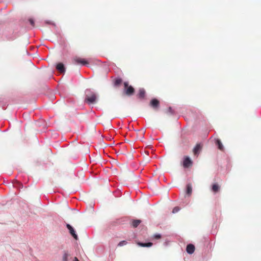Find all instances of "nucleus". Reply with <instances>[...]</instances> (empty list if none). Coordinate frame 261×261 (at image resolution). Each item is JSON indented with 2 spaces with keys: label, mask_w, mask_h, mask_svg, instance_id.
<instances>
[{
  "label": "nucleus",
  "mask_w": 261,
  "mask_h": 261,
  "mask_svg": "<svg viewBox=\"0 0 261 261\" xmlns=\"http://www.w3.org/2000/svg\"><path fill=\"white\" fill-rule=\"evenodd\" d=\"M145 94V91L144 89H140L139 90V97L141 98H143L144 97Z\"/></svg>",
  "instance_id": "2eb2a0df"
},
{
  "label": "nucleus",
  "mask_w": 261,
  "mask_h": 261,
  "mask_svg": "<svg viewBox=\"0 0 261 261\" xmlns=\"http://www.w3.org/2000/svg\"><path fill=\"white\" fill-rule=\"evenodd\" d=\"M126 244H127V242L126 241H122L119 243V244H118V246H123L124 245H126Z\"/></svg>",
  "instance_id": "6ab92c4d"
},
{
  "label": "nucleus",
  "mask_w": 261,
  "mask_h": 261,
  "mask_svg": "<svg viewBox=\"0 0 261 261\" xmlns=\"http://www.w3.org/2000/svg\"><path fill=\"white\" fill-rule=\"evenodd\" d=\"M141 223L140 220H134L132 222V225L134 227H137Z\"/></svg>",
  "instance_id": "dca6fc26"
},
{
  "label": "nucleus",
  "mask_w": 261,
  "mask_h": 261,
  "mask_svg": "<svg viewBox=\"0 0 261 261\" xmlns=\"http://www.w3.org/2000/svg\"><path fill=\"white\" fill-rule=\"evenodd\" d=\"M166 113L169 115H173L175 114V110L172 107H169Z\"/></svg>",
  "instance_id": "f3484780"
},
{
  "label": "nucleus",
  "mask_w": 261,
  "mask_h": 261,
  "mask_svg": "<svg viewBox=\"0 0 261 261\" xmlns=\"http://www.w3.org/2000/svg\"><path fill=\"white\" fill-rule=\"evenodd\" d=\"M30 24L33 26L34 27V24H35V22H34V20L32 19V18H30L29 20Z\"/></svg>",
  "instance_id": "412c9836"
},
{
  "label": "nucleus",
  "mask_w": 261,
  "mask_h": 261,
  "mask_svg": "<svg viewBox=\"0 0 261 261\" xmlns=\"http://www.w3.org/2000/svg\"><path fill=\"white\" fill-rule=\"evenodd\" d=\"M179 210H180V208L179 207L176 206L173 209L172 213H176L178 212L179 211Z\"/></svg>",
  "instance_id": "aec40b11"
},
{
  "label": "nucleus",
  "mask_w": 261,
  "mask_h": 261,
  "mask_svg": "<svg viewBox=\"0 0 261 261\" xmlns=\"http://www.w3.org/2000/svg\"><path fill=\"white\" fill-rule=\"evenodd\" d=\"M193 162L188 156H185L183 161V166L184 168H189L192 166Z\"/></svg>",
  "instance_id": "7ed1b4c3"
},
{
  "label": "nucleus",
  "mask_w": 261,
  "mask_h": 261,
  "mask_svg": "<svg viewBox=\"0 0 261 261\" xmlns=\"http://www.w3.org/2000/svg\"><path fill=\"white\" fill-rule=\"evenodd\" d=\"M72 60L73 63L75 64H82V65H86L88 64V62L84 59H82L78 57H74Z\"/></svg>",
  "instance_id": "f03ea898"
},
{
  "label": "nucleus",
  "mask_w": 261,
  "mask_h": 261,
  "mask_svg": "<svg viewBox=\"0 0 261 261\" xmlns=\"http://www.w3.org/2000/svg\"><path fill=\"white\" fill-rule=\"evenodd\" d=\"M138 245L141 247H149L152 245V243L151 242H148V243L139 242V243H138Z\"/></svg>",
  "instance_id": "ddd939ff"
},
{
  "label": "nucleus",
  "mask_w": 261,
  "mask_h": 261,
  "mask_svg": "<svg viewBox=\"0 0 261 261\" xmlns=\"http://www.w3.org/2000/svg\"><path fill=\"white\" fill-rule=\"evenodd\" d=\"M66 226H67V228L68 229L70 233L72 235V236L75 240H77L78 237H77V235L76 234L74 228L70 224H67L66 225Z\"/></svg>",
  "instance_id": "39448f33"
},
{
  "label": "nucleus",
  "mask_w": 261,
  "mask_h": 261,
  "mask_svg": "<svg viewBox=\"0 0 261 261\" xmlns=\"http://www.w3.org/2000/svg\"><path fill=\"white\" fill-rule=\"evenodd\" d=\"M122 82V80L120 78L116 79L114 81V85L115 86H119Z\"/></svg>",
  "instance_id": "a211bd4d"
},
{
  "label": "nucleus",
  "mask_w": 261,
  "mask_h": 261,
  "mask_svg": "<svg viewBox=\"0 0 261 261\" xmlns=\"http://www.w3.org/2000/svg\"><path fill=\"white\" fill-rule=\"evenodd\" d=\"M124 87L126 88L125 91V93L128 95H132L134 92V89L132 86L128 87V84L127 82H125L124 83Z\"/></svg>",
  "instance_id": "20e7f679"
},
{
  "label": "nucleus",
  "mask_w": 261,
  "mask_h": 261,
  "mask_svg": "<svg viewBox=\"0 0 261 261\" xmlns=\"http://www.w3.org/2000/svg\"><path fill=\"white\" fill-rule=\"evenodd\" d=\"M57 70L61 73H64L65 71V68L63 64L60 63H58L56 67Z\"/></svg>",
  "instance_id": "1a4fd4ad"
},
{
  "label": "nucleus",
  "mask_w": 261,
  "mask_h": 261,
  "mask_svg": "<svg viewBox=\"0 0 261 261\" xmlns=\"http://www.w3.org/2000/svg\"><path fill=\"white\" fill-rule=\"evenodd\" d=\"M192 192V185L190 184H189L187 186V194L188 195H190Z\"/></svg>",
  "instance_id": "4468645a"
},
{
  "label": "nucleus",
  "mask_w": 261,
  "mask_h": 261,
  "mask_svg": "<svg viewBox=\"0 0 261 261\" xmlns=\"http://www.w3.org/2000/svg\"><path fill=\"white\" fill-rule=\"evenodd\" d=\"M71 258L70 254L67 251H64L62 261H69Z\"/></svg>",
  "instance_id": "6e6552de"
},
{
  "label": "nucleus",
  "mask_w": 261,
  "mask_h": 261,
  "mask_svg": "<svg viewBox=\"0 0 261 261\" xmlns=\"http://www.w3.org/2000/svg\"><path fill=\"white\" fill-rule=\"evenodd\" d=\"M202 148V146L200 144H198L194 147L193 149V152L195 155H197L199 153V151Z\"/></svg>",
  "instance_id": "9b49d317"
},
{
  "label": "nucleus",
  "mask_w": 261,
  "mask_h": 261,
  "mask_svg": "<svg viewBox=\"0 0 261 261\" xmlns=\"http://www.w3.org/2000/svg\"><path fill=\"white\" fill-rule=\"evenodd\" d=\"M220 189V186L217 183L213 184L212 186V190L215 193L219 191Z\"/></svg>",
  "instance_id": "9d476101"
},
{
  "label": "nucleus",
  "mask_w": 261,
  "mask_h": 261,
  "mask_svg": "<svg viewBox=\"0 0 261 261\" xmlns=\"http://www.w3.org/2000/svg\"><path fill=\"white\" fill-rule=\"evenodd\" d=\"M154 238H155V239H159V238H160L161 237V234H155V235L154 236Z\"/></svg>",
  "instance_id": "4be33fe9"
},
{
  "label": "nucleus",
  "mask_w": 261,
  "mask_h": 261,
  "mask_svg": "<svg viewBox=\"0 0 261 261\" xmlns=\"http://www.w3.org/2000/svg\"><path fill=\"white\" fill-rule=\"evenodd\" d=\"M73 261H79L76 257H74Z\"/></svg>",
  "instance_id": "5701e85b"
},
{
  "label": "nucleus",
  "mask_w": 261,
  "mask_h": 261,
  "mask_svg": "<svg viewBox=\"0 0 261 261\" xmlns=\"http://www.w3.org/2000/svg\"><path fill=\"white\" fill-rule=\"evenodd\" d=\"M150 106L154 109H156L159 107V101L156 99H153L150 102Z\"/></svg>",
  "instance_id": "423d86ee"
},
{
  "label": "nucleus",
  "mask_w": 261,
  "mask_h": 261,
  "mask_svg": "<svg viewBox=\"0 0 261 261\" xmlns=\"http://www.w3.org/2000/svg\"><path fill=\"white\" fill-rule=\"evenodd\" d=\"M97 99L96 94L91 89H86L85 91V101L88 104H93L96 102Z\"/></svg>",
  "instance_id": "f257e3e1"
},
{
  "label": "nucleus",
  "mask_w": 261,
  "mask_h": 261,
  "mask_svg": "<svg viewBox=\"0 0 261 261\" xmlns=\"http://www.w3.org/2000/svg\"><path fill=\"white\" fill-rule=\"evenodd\" d=\"M186 251L189 254H192L195 251V246L191 244H188L187 246Z\"/></svg>",
  "instance_id": "0eeeda50"
},
{
  "label": "nucleus",
  "mask_w": 261,
  "mask_h": 261,
  "mask_svg": "<svg viewBox=\"0 0 261 261\" xmlns=\"http://www.w3.org/2000/svg\"><path fill=\"white\" fill-rule=\"evenodd\" d=\"M215 142H216V144L218 145V147L219 149H220L221 151H223L224 147H223V144H222V142H221L220 140L219 139H217L216 140Z\"/></svg>",
  "instance_id": "f8f14e48"
}]
</instances>
